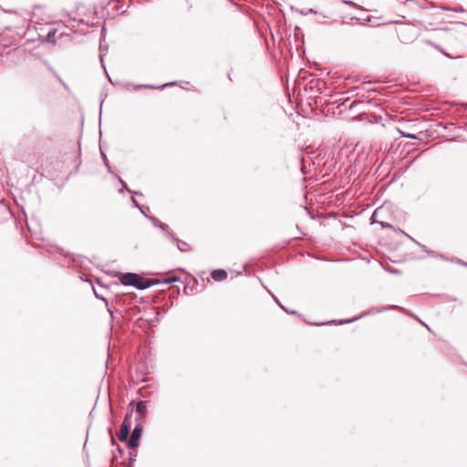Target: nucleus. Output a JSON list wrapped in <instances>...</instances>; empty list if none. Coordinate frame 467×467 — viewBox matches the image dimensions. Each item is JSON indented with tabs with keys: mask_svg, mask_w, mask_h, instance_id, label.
<instances>
[{
	"mask_svg": "<svg viewBox=\"0 0 467 467\" xmlns=\"http://www.w3.org/2000/svg\"><path fill=\"white\" fill-rule=\"evenodd\" d=\"M121 284L125 285H132L138 289H145L150 286V281L148 279H142L136 274H124L120 277Z\"/></svg>",
	"mask_w": 467,
	"mask_h": 467,
	"instance_id": "obj_1",
	"label": "nucleus"
},
{
	"mask_svg": "<svg viewBox=\"0 0 467 467\" xmlns=\"http://www.w3.org/2000/svg\"><path fill=\"white\" fill-rule=\"evenodd\" d=\"M150 219L153 222L154 225L159 226L162 231H164L166 233V234L176 244V245L180 251L186 252V251L190 250V245L187 243L178 240L171 233H169L166 230V228H167L166 224H164L162 223H159L158 220L153 217H150Z\"/></svg>",
	"mask_w": 467,
	"mask_h": 467,
	"instance_id": "obj_2",
	"label": "nucleus"
},
{
	"mask_svg": "<svg viewBox=\"0 0 467 467\" xmlns=\"http://www.w3.org/2000/svg\"><path fill=\"white\" fill-rule=\"evenodd\" d=\"M131 427V412L127 414L119 431L118 437L120 441H124L128 439L130 430Z\"/></svg>",
	"mask_w": 467,
	"mask_h": 467,
	"instance_id": "obj_3",
	"label": "nucleus"
},
{
	"mask_svg": "<svg viewBox=\"0 0 467 467\" xmlns=\"http://www.w3.org/2000/svg\"><path fill=\"white\" fill-rule=\"evenodd\" d=\"M140 423H137L136 427L134 428L131 436L129 441V446L130 448H136L138 447L140 443V439L141 437L142 433V428L140 425Z\"/></svg>",
	"mask_w": 467,
	"mask_h": 467,
	"instance_id": "obj_4",
	"label": "nucleus"
},
{
	"mask_svg": "<svg viewBox=\"0 0 467 467\" xmlns=\"http://www.w3.org/2000/svg\"><path fill=\"white\" fill-rule=\"evenodd\" d=\"M147 414V403L146 401L140 400L136 405V421L140 423Z\"/></svg>",
	"mask_w": 467,
	"mask_h": 467,
	"instance_id": "obj_5",
	"label": "nucleus"
},
{
	"mask_svg": "<svg viewBox=\"0 0 467 467\" xmlns=\"http://www.w3.org/2000/svg\"><path fill=\"white\" fill-rule=\"evenodd\" d=\"M212 277L215 281H223L227 278V273L223 269L214 270L211 274Z\"/></svg>",
	"mask_w": 467,
	"mask_h": 467,
	"instance_id": "obj_6",
	"label": "nucleus"
},
{
	"mask_svg": "<svg viewBox=\"0 0 467 467\" xmlns=\"http://www.w3.org/2000/svg\"><path fill=\"white\" fill-rule=\"evenodd\" d=\"M56 34H57V31L54 30V31H49L48 34H47V38L49 41H53L55 42L57 40L56 38Z\"/></svg>",
	"mask_w": 467,
	"mask_h": 467,
	"instance_id": "obj_7",
	"label": "nucleus"
},
{
	"mask_svg": "<svg viewBox=\"0 0 467 467\" xmlns=\"http://www.w3.org/2000/svg\"><path fill=\"white\" fill-rule=\"evenodd\" d=\"M131 201H132L133 204H134L136 207H138L143 214H145V213L143 212L142 208H141V207H140L139 203L137 202L136 199H135V198H133V197H131Z\"/></svg>",
	"mask_w": 467,
	"mask_h": 467,
	"instance_id": "obj_8",
	"label": "nucleus"
},
{
	"mask_svg": "<svg viewBox=\"0 0 467 467\" xmlns=\"http://www.w3.org/2000/svg\"><path fill=\"white\" fill-rule=\"evenodd\" d=\"M95 295H96V296H97L98 298H101L103 301H105V302H106V305L108 306V302H107V300H106L104 297H101V296H100V295H98L96 291H95Z\"/></svg>",
	"mask_w": 467,
	"mask_h": 467,
	"instance_id": "obj_9",
	"label": "nucleus"
},
{
	"mask_svg": "<svg viewBox=\"0 0 467 467\" xmlns=\"http://www.w3.org/2000/svg\"><path fill=\"white\" fill-rule=\"evenodd\" d=\"M357 319H358V317H356V318H352V319H350V320L340 321V324L352 322V321H355V320H357Z\"/></svg>",
	"mask_w": 467,
	"mask_h": 467,
	"instance_id": "obj_10",
	"label": "nucleus"
},
{
	"mask_svg": "<svg viewBox=\"0 0 467 467\" xmlns=\"http://www.w3.org/2000/svg\"><path fill=\"white\" fill-rule=\"evenodd\" d=\"M177 280H179V277L173 276L168 282L171 283V282H174V281H177Z\"/></svg>",
	"mask_w": 467,
	"mask_h": 467,
	"instance_id": "obj_11",
	"label": "nucleus"
},
{
	"mask_svg": "<svg viewBox=\"0 0 467 467\" xmlns=\"http://www.w3.org/2000/svg\"><path fill=\"white\" fill-rule=\"evenodd\" d=\"M119 182H120V183H122L123 188L126 189L127 191H129L127 188V185L124 183V182L121 179H119Z\"/></svg>",
	"mask_w": 467,
	"mask_h": 467,
	"instance_id": "obj_12",
	"label": "nucleus"
},
{
	"mask_svg": "<svg viewBox=\"0 0 467 467\" xmlns=\"http://www.w3.org/2000/svg\"><path fill=\"white\" fill-rule=\"evenodd\" d=\"M108 311L109 312L110 316L112 317V315H113L112 310L110 308H108Z\"/></svg>",
	"mask_w": 467,
	"mask_h": 467,
	"instance_id": "obj_13",
	"label": "nucleus"
},
{
	"mask_svg": "<svg viewBox=\"0 0 467 467\" xmlns=\"http://www.w3.org/2000/svg\"><path fill=\"white\" fill-rule=\"evenodd\" d=\"M143 88H153L152 86H149V85H144Z\"/></svg>",
	"mask_w": 467,
	"mask_h": 467,
	"instance_id": "obj_14",
	"label": "nucleus"
},
{
	"mask_svg": "<svg viewBox=\"0 0 467 467\" xmlns=\"http://www.w3.org/2000/svg\"><path fill=\"white\" fill-rule=\"evenodd\" d=\"M458 263H459L460 265H463V263H462L461 260H459V261H458Z\"/></svg>",
	"mask_w": 467,
	"mask_h": 467,
	"instance_id": "obj_15",
	"label": "nucleus"
}]
</instances>
